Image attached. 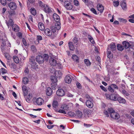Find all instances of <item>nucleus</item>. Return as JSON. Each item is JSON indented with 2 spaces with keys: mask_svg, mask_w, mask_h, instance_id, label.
<instances>
[{
  "mask_svg": "<svg viewBox=\"0 0 134 134\" xmlns=\"http://www.w3.org/2000/svg\"><path fill=\"white\" fill-rule=\"evenodd\" d=\"M106 96L107 99L116 101H117V99L119 95L117 93H112L110 95L106 94Z\"/></svg>",
  "mask_w": 134,
  "mask_h": 134,
  "instance_id": "obj_1",
  "label": "nucleus"
},
{
  "mask_svg": "<svg viewBox=\"0 0 134 134\" xmlns=\"http://www.w3.org/2000/svg\"><path fill=\"white\" fill-rule=\"evenodd\" d=\"M50 79L52 82L51 84L52 88L53 89L55 90L57 85V79L56 77L54 76H51Z\"/></svg>",
  "mask_w": 134,
  "mask_h": 134,
  "instance_id": "obj_2",
  "label": "nucleus"
},
{
  "mask_svg": "<svg viewBox=\"0 0 134 134\" xmlns=\"http://www.w3.org/2000/svg\"><path fill=\"white\" fill-rule=\"evenodd\" d=\"M64 7L67 10H71L72 8V4L68 1H65L64 2Z\"/></svg>",
  "mask_w": 134,
  "mask_h": 134,
  "instance_id": "obj_3",
  "label": "nucleus"
},
{
  "mask_svg": "<svg viewBox=\"0 0 134 134\" xmlns=\"http://www.w3.org/2000/svg\"><path fill=\"white\" fill-rule=\"evenodd\" d=\"M115 111L113 109L111 108H108L107 110H104V113L107 117H109V114L110 115L113 114Z\"/></svg>",
  "mask_w": 134,
  "mask_h": 134,
  "instance_id": "obj_4",
  "label": "nucleus"
},
{
  "mask_svg": "<svg viewBox=\"0 0 134 134\" xmlns=\"http://www.w3.org/2000/svg\"><path fill=\"white\" fill-rule=\"evenodd\" d=\"M118 89V87L117 85L115 84H111L108 87V90L109 91L111 92H114V89Z\"/></svg>",
  "mask_w": 134,
  "mask_h": 134,
  "instance_id": "obj_5",
  "label": "nucleus"
},
{
  "mask_svg": "<svg viewBox=\"0 0 134 134\" xmlns=\"http://www.w3.org/2000/svg\"><path fill=\"white\" fill-rule=\"evenodd\" d=\"M36 61L39 64H42L44 62V59L43 57L41 55H38L36 58Z\"/></svg>",
  "mask_w": 134,
  "mask_h": 134,
  "instance_id": "obj_6",
  "label": "nucleus"
},
{
  "mask_svg": "<svg viewBox=\"0 0 134 134\" xmlns=\"http://www.w3.org/2000/svg\"><path fill=\"white\" fill-rule=\"evenodd\" d=\"M65 92L64 90L62 89L59 88L57 91L56 94L58 96L62 97L65 94Z\"/></svg>",
  "mask_w": 134,
  "mask_h": 134,
  "instance_id": "obj_7",
  "label": "nucleus"
},
{
  "mask_svg": "<svg viewBox=\"0 0 134 134\" xmlns=\"http://www.w3.org/2000/svg\"><path fill=\"white\" fill-rule=\"evenodd\" d=\"M111 118L113 119L118 120L120 118V115L118 113L115 111L110 115Z\"/></svg>",
  "mask_w": 134,
  "mask_h": 134,
  "instance_id": "obj_8",
  "label": "nucleus"
},
{
  "mask_svg": "<svg viewBox=\"0 0 134 134\" xmlns=\"http://www.w3.org/2000/svg\"><path fill=\"white\" fill-rule=\"evenodd\" d=\"M9 7L11 10H14L17 8V5L16 4L13 2H11L8 4Z\"/></svg>",
  "mask_w": 134,
  "mask_h": 134,
  "instance_id": "obj_9",
  "label": "nucleus"
},
{
  "mask_svg": "<svg viewBox=\"0 0 134 134\" xmlns=\"http://www.w3.org/2000/svg\"><path fill=\"white\" fill-rule=\"evenodd\" d=\"M29 64L31 65V68L34 69L35 70L38 68V65H37V63L33 61H31Z\"/></svg>",
  "mask_w": 134,
  "mask_h": 134,
  "instance_id": "obj_10",
  "label": "nucleus"
},
{
  "mask_svg": "<svg viewBox=\"0 0 134 134\" xmlns=\"http://www.w3.org/2000/svg\"><path fill=\"white\" fill-rule=\"evenodd\" d=\"M49 62L50 65L53 66L56 65V64L57 63L56 60L52 57L49 58Z\"/></svg>",
  "mask_w": 134,
  "mask_h": 134,
  "instance_id": "obj_11",
  "label": "nucleus"
},
{
  "mask_svg": "<svg viewBox=\"0 0 134 134\" xmlns=\"http://www.w3.org/2000/svg\"><path fill=\"white\" fill-rule=\"evenodd\" d=\"M6 24L9 28V26H12V29H13L14 26V22L12 19H9L8 21H6Z\"/></svg>",
  "mask_w": 134,
  "mask_h": 134,
  "instance_id": "obj_12",
  "label": "nucleus"
},
{
  "mask_svg": "<svg viewBox=\"0 0 134 134\" xmlns=\"http://www.w3.org/2000/svg\"><path fill=\"white\" fill-rule=\"evenodd\" d=\"M86 104L87 107L90 108H92L93 106V104L92 102L90 100H86Z\"/></svg>",
  "mask_w": 134,
  "mask_h": 134,
  "instance_id": "obj_13",
  "label": "nucleus"
},
{
  "mask_svg": "<svg viewBox=\"0 0 134 134\" xmlns=\"http://www.w3.org/2000/svg\"><path fill=\"white\" fill-rule=\"evenodd\" d=\"M44 7V10L46 13L49 14L52 12L51 8L47 5H46Z\"/></svg>",
  "mask_w": 134,
  "mask_h": 134,
  "instance_id": "obj_14",
  "label": "nucleus"
},
{
  "mask_svg": "<svg viewBox=\"0 0 134 134\" xmlns=\"http://www.w3.org/2000/svg\"><path fill=\"white\" fill-rule=\"evenodd\" d=\"M53 18L56 23L60 22V18L59 16L57 14L54 13L53 15Z\"/></svg>",
  "mask_w": 134,
  "mask_h": 134,
  "instance_id": "obj_15",
  "label": "nucleus"
},
{
  "mask_svg": "<svg viewBox=\"0 0 134 134\" xmlns=\"http://www.w3.org/2000/svg\"><path fill=\"white\" fill-rule=\"evenodd\" d=\"M107 53L108 57L110 59H112L113 57V54L110 51V48L108 47L107 48Z\"/></svg>",
  "mask_w": 134,
  "mask_h": 134,
  "instance_id": "obj_16",
  "label": "nucleus"
},
{
  "mask_svg": "<svg viewBox=\"0 0 134 134\" xmlns=\"http://www.w3.org/2000/svg\"><path fill=\"white\" fill-rule=\"evenodd\" d=\"M37 104L38 105H41L44 102L43 99L40 97L37 98L36 101Z\"/></svg>",
  "mask_w": 134,
  "mask_h": 134,
  "instance_id": "obj_17",
  "label": "nucleus"
},
{
  "mask_svg": "<svg viewBox=\"0 0 134 134\" xmlns=\"http://www.w3.org/2000/svg\"><path fill=\"white\" fill-rule=\"evenodd\" d=\"M122 2H121L120 5L123 10H126L127 9V5L125 2V0H122Z\"/></svg>",
  "mask_w": 134,
  "mask_h": 134,
  "instance_id": "obj_18",
  "label": "nucleus"
},
{
  "mask_svg": "<svg viewBox=\"0 0 134 134\" xmlns=\"http://www.w3.org/2000/svg\"><path fill=\"white\" fill-rule=\"evenodd\" d=\"M44 33L45 35L48 36H51L52 35V32L48 29H45Z\"/></svg>",
  "mask_w": 134,
  "mask_h": 134,
  "instance_id": "obj_19",
  "label": "nucleus"
},
{
  "mask_svg": "<svg viewBox=\"0 0 134 134\" xmlns=\"http://www.w3.org/2000/svg\"><path fill=\"white\" fill-rule=\"evenodd\" d=\"M122 44L123 47H125L126 49H127L129 48H130L131 47V45L130 44L129 42L125 41L123 42Z\"/></svg>",
  "mask_w": 134,
  "mask_h": 134,
  "instance_id": "obj_20",
  "label": "nucleus"
},
{
  "mask_svg": "<svg viewBox=\"0 0 134 134\" xmlns=\"http://www.w3.org/2000/svg\"><path fill=\"white\" fill-rule=\"evenodd\" d=\"M110 47H108L109 48H110V49L112 52L115 51L116 50V46L115 43H111L110 44Z\"/></svg>",
  "mask_w": 134,
  "mask_h": 134,
  "instance_id": "obj_21",
  "label": "nucleus"
},
{
  "mask_svg": "<svg viewBox=\"0 0 134 134\" xmlns=\"http://www.w3.org/2000/svg\"><path fill=\"white\" fill-rule=\"evenodd\" d=\"M52 105L53 109L55 110V111H57V107L58 105V102L56 100L54 101L52 103Z\"/></svg>",
  "mask_w": 134,
  "mask_h": 134,
  "instance_id": "obj_22",
  "label": "nucleus"
},
{
  "mask_svg": "<svg viewBox=\"0 0 134 134\" xmlns=\"http://www.w3.org/2000/svg\"><path fill=\"white\" fill-rule=\"evenodd\" d=\"M119 103L125 104L126 102L125 100L123 98L119 96L117 99Z\"/></svg>",
  "mask_w": 134,
  "mask_h": 134,
  "instance_id": "obj_23",
  "label": "nucleus"
},
{
  "mask_svg": "<svg viewBox=\"0 0 134 134\" xmlns=\"http://www.w3.org/2000/svg\"><path fill=\"white\" fill-rule=\"evenodd\" d=\"M97 8L100 13L103 12L104 9L103 6L101 4H99L97 5Z\"/></svg>",
  "mask_w": 134,
  "mask_h": 134,
  "instance_id": "obj_24",
  "label": "nucleus"
},
{
  "mask_svg": "<svg viewBox=\"0 0 134 134\" xmlns=\"http://www.w3.org/2000/svg\"><path fill=\"white\" fill-rule=\"evenodd\" d=\"M52 90L51 88L48 87L47 88L46 93L47 96H50L52 95Z\"/></svg>",
  "mask_w": 134,
  "mask_h": 134,
  "instance_id": "obj_25",
  "label": "nucleus"
},
{
  "mask_svg": "<svg viewBox=\"0 0 134 134\" xmlns=\"http://www.w3.org/2000/svg\"><path fill=\"white\" fill-rule=\"evenodd\" d=\"M64 80L66 83H70L71 82L72 80L70 76H66L64 79Z\"/></svg>",
  "mask_w": 134,
  "mask_h": 134,
  "instance_id": "obj_26",
  "label": "nucleus"
},
{
  "mask_svg": "<svg viewBox=\"0 0 134 134\" xmlns=\"http://www.w3.org/2000/svg\"><path fill=\"white\" fill-rule=\"evenodd\" d=\"M68 44L70 49L72 51H74L75 49V48L73 43L72 42H69Z\"/></svg>",
  "mask_w": 134,
  "mask_h": 134,
  "instance_id": "obj_27",
  "label": "nucleus"
},
{
  "mask_svg": "<svg viewBox=\"0 0 134 134\" xmlns=\"http://www.w3.org/2000/svg\"><path fill=\"white\" fill-rule=\"evenodd\" d=\"M38 26L39 29L41 31L44 30L45 29L44 25L41 22L39 23H38Z\"/></svg>",
  "mask_w": 134,
  "mask_h": 134,
  "instance_id": "obj_28",
  "label": "nucleus"
},
{
  "mask_svg": "<svg viewBox=\"0 0 134 134\" xmlns=\"http://www.w3.org/2000/svg\"><path fill=\"white\" fill-rule=\"evenodd\" d=\"M61 24L60 22L58 23H56L55 24V27L56 28L57 30H59L60 28Z\"/></svg>",
  "mask_w": 134,
  "mask_h": 134,
  "instance_id": "obj_29",
  "label": "nucleus"
},
{
  "mask_svg": "<svg viewBox=\"0 0 134 134\" xmlns=\"http://www.w3.org/2000/svg\"><path fill=\"white\" fill-rule=\"evenodd\" d=\"M55 77H59L60 78L61 76L62 75V74L61 72V71H57L55 72Z\"/></svg>",
  "mask_w": 134,
  "mask_h": 134,
  "instance_id": "obj_30",
  "label": "nucleus"
},
{
  "mask_svg": "<svg viewBox=\"0 0 134 134\" xmlns=\"http://www.w3.org/2000/svg\"><path fill=\"white\" fill-rule=\"evenodd\" d=\"M32 98V96L31 94H29L26 97V100L29 103L30 102V100Z\"/></svg>",
  "mask_w": 134,
  "mask_h": 134,
  "instance_id": "obj_31",
  "label": "nucleus"
},
{
  "mask_svg": "<svg viewBox=\"0 0 134 134\" xmlns=\"http://www.w3.org/2000/svg\"><path fill=\"white\" fill-rule=\"evenodd\" d=\"M91 112V110L87 109H84L83 110V112L85 115H87L90 114Z\"/></svg>",
  "mask_w": 134,
  "mask_h": 134,
  "instance_id": "obj_32",
  "label": "nucleus"
},
{
  "mask_svg": "<svg viewBox=\"0 0 134 134\" xmlns=\"http://www.w3.org/2000/svg\"><path fill=\"white\" fill-rule=\"evenodd\" d=\"M117 49L118 50L120 51H122L124 49V48L122 45L120 44H119L117 45Z\"/></svg>",
  "mask_w": 134,
  "mask_h": 134,
  "instance_id": "obj_33",
  "label": "nucleus"
},
{
  "mask_svg": "<svg viewBox=\"0 0 134 134\" xmlns=\"http://www.w3.org/2000/svg\"><path fill=\"white\" fill-rule=\"evenodd\" d=\"M31 14L35 16L36 14V10L34 8H32L30 9Z\"/></svg>",
  "mask_w": 134,
  "mask_h": 134,
  "instance_id": "obj_34",
  "label": "nucleus"
},
{
  "mask_svg": "<svg viewBox=\"0 0 134 134\" xmlns=\"http://www.w3.org/2000/svg\"><path fill=\"white\" fill-rule=\"evenodd\" d=\"M43 58L44 59V61H47L49 59V56L47 54H44L43 55Z\"/></svg>",
  "mask_w": 134,
  "mask_h": 134,
  "instance_id": "obj_35",
  "label": "nucleus"
},
{
  "mask_svg": "<svg viewBox=\"0 0 134 134\" xmlns=\"http://www.w3.org/2000/svg\"><path fill=\"white\" fill-rule=\"evenodd\" d=\"M72 58L74 60H75L76 62H79V57L77 55H73Z\"/></svg>",
  "mask_w": 134,
  "mask_h": 134,
  "instance_id": "obj_36",
  "label": "nucleus"
},
{
  "mask_svg": "<svg viewBox=\"0 0 134 134\" xmlns=\"http://www.w3.org/2000/svg\"><path fill=\"white\" fill-rule=\"evenodd\" d=\"M13 59L14 62L16 63H19V60L18 57L16 56H14L13 57Z\"/></svg>",
  "mask_w": 134,
  "mask_h": 134,
  "instance_id": "obj_37",
  "label": "nucleus"
},
{
  "mask_svg": "<svg viewBox=\"0 0 134 134\" xmlns=\"http://www.w3.org/2000/svg\"><path fill=\"white\" fill-rule=\"evenodd\" d=\"M76 115L79 117H81L82 115V113L79 110L76 111Z\"/></svg>",
  "mask_w": 134,
  "mask_h": 134,
  "instance_id": "obj_38",
  "label": "nucleus"
},
{
  "mask_svg": "<svg viewBox=\"0 0 134 134\" xmlns=\"http://www.w3.org/2000/svg\"><path fill=\"white\" fill-rule=\"evenodd\" d=\"M23 82L24 84H26L29 82L28 78L26 77H24L23 79Z\"/></svg>",
  "mask_w": 134,
  "mask_h": 134,
  "instance_id": "obj_39",
  "label": "nucleus"
},
{
  "mask_svg": "<svg viewBox=\"0 0 134 134\" xmlns=\"http://www.w3.org/2000/svg\"><path fill=\"white\" fill-rule=\"evenodd\" d=\"M14 27H13V30L15 31H19V27L16 25L15 24L14 25Z\"/></svg>",
  "mask_w": 134,
  "mask_h": 134,
  "instance_id": "obj_40",
  "label": "nucleus"
},
{
  "mask_svg": "<svg viewBox=\"0 0 134 134\" xmlns=\"http://www.w3.org/2000/svg\"><path fill=\"white\" fill-rule=\"evenodd\" d=\"M9 66L11 69H15L16 68V65L14 63H11V64H10L9 65Z\"/></svg>",
  "mask_w": 134,
  "mask_h": 134,
  "instance_id": "obj_41",
  "label": "nucleus"
},
{
  "mask_svg": "<svg viewBox=\"0 0 134 134\" xmlns=\"http://www.w3.org/2000/svg\"><path fill=\"white\" fill-rule=\"evenodd\" d=\"M85 64L87 66H89L91 64V63L88 59H85L84 60Z\"/></svg>",
  "mask_w": 134,
  "mask_h": 134,
  "instance_id": "obj_42",
  "label": "nucleus"
},
{
  "mask_svg": "<svg viewBox=\"0 0 134 134\" xmlns=\"http://www.w3.org/2000/svg\"><path fill=\"white\" fill-rule=\"evenodd\" d=\"M61 108L63 109L64 110H68L69 109V108L68 107V105L66 104L62 106Z\"/></svg>",
  "mask_w": 134,
  "mask_h": 134,
  "instance_id": "obj_43",
  "label": "nucleus"
},
{
  "mask_svg": "<svg viewBox=\"0 0 134 134\" xmlns=\"http://www.w3.org/2000/svg\"><path fill=\"white\" fill-rule=\"evenodd\" d=\"M1 72L2 74H5L7 72V70L4 68H2L0 71V74H1Z\"/></svg>",
  "mask_w": 134,
  "mask_h": 134,
  "instance_id": "obj_44",
  "label": "nucleus"
},
{
  "mask_svg": "<svg viewBox=\"0 0 134 134\" xmlns=\"http://www.w3.org/2000/svg\"><path fill=\"white\" fill-rule=\"evenodd\" d=\"M68 115L71 117L75 116L76 115L74 112L70 111L68 113Z\"/></svg>",
  "mask_w": 134,
  "mask_h": 134,
  "instance_id": "obj_45",
  "label": "nucleus"
},
{
  "mask_svg": "<svg viewBox=\"0 0 134 134\" xmlns=\"http://www.w3.org/2000/svg\"><path fill=\"white\" fill-rule=\"evenodd\" d=\"M1 42L2 43L1 45L3 46H6V44L5 41L4 39L2 38L1 40Z\"/></svg>",
  "mask_w": 134,
  "mask_h": 134,
  "instance_id": "obj_46",
  "label": "nucleus"
},
{
  "mask_svg": "<svg viewBox=\"0 0 134 134\" xmlns=\"http://www.w3.org/2000/svg\"><path fill=\"white\" fill-rule=\"evenodd\" d=\"M113 4L114 6L115 7H118L119 4V2L118 1H114Z\"/></svg>",
  "mask_w": 134,
  "mask_h": 134,
  "instance_id": "obj_47",
  "label": "nucleus"
},
{
  "mask_svg": "<svg viewBox=\"0 0 134 134\" xmlns=\"http://www.w3.org/2000/svg\"><path fill=\"white\" fill-rule=\"evenodd\" d=\"M37 40H38L37 44H38L39 43V41L41 40H42V37L40 35L37 36Z\"/></svg>",
  "mask_w": 134,
  "mask_h": 134,
  "instance_id": "obj_48",
  "label": "nucleus"
},
{
  "mask_svg": "<svg viewBox=\"0 0 134 134\" xmlns=\"http://www.w3.org/2000/svg\"><path fill=\"white\" fill-rule=\"evenodd\" d=\"M56 112H59L60 113H62L64 114H66V112L63 109H60L59 110H58V109H57V111H55Z\"/></svg>",
  "mask_w": 134,
  "mask_h": 134,
  "instance_id": "obj_49",
  "label": "nucleus"
},
{
  "mask_svg": "<svg viewBox=\"0 0 134 134\" xmlns=\"http://www.w3.org/2000/svg\"><path fill=\"white\" fill-rule=\"evenodd\" d=\"M9 14L11 16L14 15L16 14V13L14 10H12L9 11Z\"/></svg>",
  "mask_w": 134,
  "mask_h": 134,
  "instance_id": "obj_50",
  "label": "nucleus"
},
{
  "mask_svg": "<svg viewBox=\"0 0 134 134\" xmlns=\"http://www.w3.org/2000/svg\"><path fill=\"white\" fill-rule=\"evenodd\" d=\"M31 48L32 51L33 52H36L37 51L36 47L34 45H32L31 46Z\"/></svg>",
  "mask_w": 134,
  "mask_h": 134,
  "instance_id": "obj_51",
  "label": "nucleus"
},
{
  "mask_svg": "<svg viewBox=\"0 0 134 134\" xmlns=\"http://www.w3.org/2000/svg\"><path fill=\"white\" fill-rule=\"evenodd\" d=\"M73 41L75 44L76 45H77L78 42L77 38L76 37H75L73 39Z\"/></svg>",
  "mask_w": 134,
  "mask_h": 134,
  "instance_id": "obj_52",
  "label": "nucleus"
},
{
  "mask_svg": "<svg viewBox=\"0 0 134 134\" xmlns=\"http://www.w3.org/2000/svg\"><path fill=\"white\" fill-rule=\"evenodd\" d=\"M38 2L40 7H45V6L44 5L43 3L41 1L38 0Z\"/></svg>",
  "mask_w": 134,
  "mask_h": 134,
  "instance_id": "obj_53",
  "label": "nucleus"
},
{
  "mask_svg": "<svg viewBox=\"0 0 134 134\" xmlns=\"http://www.w3.org/2000/svg\"><path fill=\"white\" fill-rule=\"evenodd\" d=\"M122 93L126 96H129V94L126 90L124 89L122 90Z\"/></svg>",
  "mask_w": 134,
  "mask_h": 134,
  "instance_id": "obj_54",
  "label": "nucleus"
},
{
  "mask_svg": "<svg viewBox=\"0 0 134 134\" xmlns=\"http://www.w3.org/2000/svg\"><path fill=\"white\" fill-rule=\"evenodd\" d=\"M56 67H59V68L61 69L62 68V66L60 63H58L56 64V65L55 66Z\"/></svg>",
  "mask_w": 134,
  "mask_h": 134,
  "instance_id": "obj_55",
  "label": "nucleus"
},
{
  "mask_svg": "<svg viewBox=\"0 0 134 134\" xmlns=\"http://www.w3.org/2000/svg\"><path fill=\"white\" fill-rule=\"evenodd\" d=\"M119 20L120 22H122L124 23H125L127 22L126 20L122 18H119Z\"/></svg>",
  "mask_w": 134,
  "mask_h": 134,
  "instance_id": "obj_56",
  "label": "nucleus"
},
{
  "mask_svg": "<svg viewBox=\"0 0 134 134\" xmlns=\"http://www.w3.org/2000/svg\"><path fill=\"white\" fill-rule=\"evenodd\" d=\"M7 0H0V2L1 4L3 5H5L6 3Z\"/></svg>",
  "mask_w": 134,
  "mask_h": 134,
  "instance_id": "obj_57",
  "label": "nucleus"
},
{
  "mask_svg": "<svg viewBox=\"0 0 134 134\" xmlns=\"http://www.w3.org/2000/svg\"><path fill=\"white\" fill-rule=\"evenodd\" d=\"M3 53L4 54V56L6 58H7V59H9L10 56L9 54V53H7L6 52H4Z\"/></svg>",
  "mask_w": 134,
  "mask_h": 134,
  "instance_id": "obj_58",
  "label": "nucleus"
},
{
  "mask_svg": "<svg viewBox=\"0 0 134 134\" xmlns=\"http://www.w3.org/2000/svg\"><path fill=\"white\" fill-rule=\"evenodd\" d=\"M90 10L94 14L96 15L97 14L96 10L94 8H92Z\"/></svg>",
  "mask_w": 134,
  "mask_h": 134,
  "instance_id": "obj_59",
  "label": "nucleus"
},
{
  "mask_svg": "<svg viewBox=\"0 0 134 134\" xmlns=\"http://www.w3.org/2000/svg\"><path fill=\"white\" fill-rule=\"evenodd\" d=\"M76 85L77 87L79 89H81L82 88L81 85L80 83L79 82H77Z\"/></svg>",
  "mask_w": 134,
  "mask_h": 134,
  "instance_id": "obj_60",
  "label": "nucleus"
},
{
  "mask_svg": "<svg viewBox=\"0 0 134 134\" xmlns=\"http://www.w3.org/2000/svg\"><path fill=\"white\" fill-rule=\"evenodd\" d=\"M51 29L53 33H54L56 32V29L55 27H51Z\"/></svg>",
  "mask_w": 134,
  "mask_h": 134,
  "instance_id": "obj_61",
  "label": "nucleus"
},
{
  "mask_svg": "<svg viewBox=\"0 0 134 134\" xmlns=\"http://www.w3.org/2000/svg\"><path fill=\"white\" fill-rule=\"evenodd\" d=\"M74 5L76 6H78L79 5V2L77 0H74Z\"/></svg>",
  "mask_w": 134,
  "mask_h": 134,
  "instance_id": "obj_62",
  "label": "nucleus"
},
{
  "mask_svg": "<svg viewBox=\"0 0 134 134\" xmlns=\"http://www.w3.org/2000/svg\"><path fill=\"white\" fill-rule=\"evenodd\" d=\"M100 87L101 89L102 90L106 92L107 91V89L105 87H104L103 86H100Z\"/></svg>",
  "mask_w": 134,
  "mask_h": 134,
  "instance_id": "obj_63",
  "label": "nucleus"
},
{
  "mask_svg": "<svg viewBox=\"0 0 134 134\" xmlns=\"http://www.w3.org/2000/svg\"><path fill=\"white\" fill-rule=\"evenodd\" d=\"M22 41L23 44L24 45L26 46V41L24 38H23Z\"/></svg>",
  "mask_w": 134,
  "mask_h": 134,
  "instance_id": "obj_64",
  "label": "nucleus"
}]
</instances>
